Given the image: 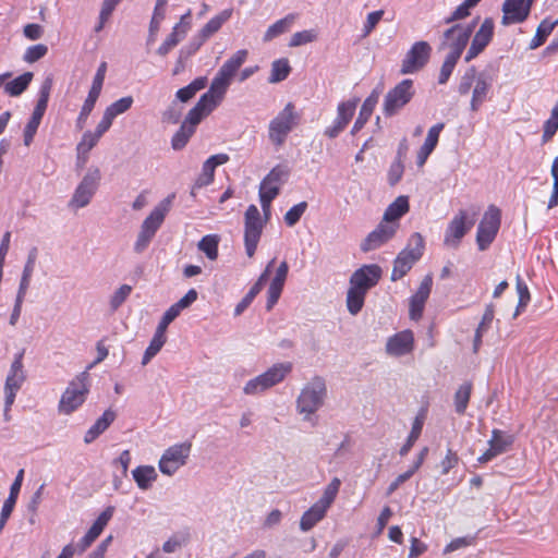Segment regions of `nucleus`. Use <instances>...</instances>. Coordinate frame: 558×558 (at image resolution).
I'll use <instances>...</instances> for the list:
<instances>
[{
	"mask_svg": "<svg viewBox=\"0 0 558 558\" xmlns=\"http://www.w3.org/2000/svg\"><path fill=\"white\" fill-rule=\"evenodd\" d=\"M279 195V186L274 185L269 186V189H264L259 186V201L262 205V209L264 213V217L266 220H269L270 217V205L271 202Z\"/></svg>",
	"mask_w": 558,
	"mask_h": 558,
	"instance_id": "obj_49",
	"label": "nucleus"
},
{
	"mask_svg": "<svg viewBox=\"0 0 558 558\" xmlns=\"http://www.w3.org/2000/svg\"><path fill=\"white\" fill-rule=\"evenodd\" d=\"M116 412L111 409L106 410L102 415L89 427L85 433V444L93 442L99 435H101L116 420Z\"/></svg>",
	"mask_w": 558,
	"mask_h": 558,
	"instance_id": "obj_29",
	"label": "nucleus"
},
{
	"mask_svg": "<svg viewBox=\"0 0 558 558\" xmlns=\"http://www.w3.org/2000/svg\"><path fill=\"white\" fill-rule=\"evenodd\" d=\"M494 35V21L490 17L484 20L478 31L475 33L471 46L464 57L465 62L476 58L490 43Z\"/></svg>",
	"mask_w": 558,
	"mask_h": 558,
	"instance_id": "obj_21",
	"label": "nucleus"
},
{
	"mask_svg": "<svg viewBox=\"0 0 558 558\" xmlns=\"http://www.w3.org/2000/svg\"><path fill=\"white\" fill-rule=\"evenodd\" d=\"M100 179L101 173L98 168L88 169L75 189L69 205L75 208L87 206L99 186Z\"/></svg>",
	"mask_w": 558,
	"mask_h": 558,
	"instance_id": "obj_13",
	"label": "nucleus"
},
{
	"mask_svg": "<svg viewBox=\"0 0 558 558\" xmlns=\"http://www.w3.org/2000/svg\"><path fill=\"white\" fill-rule=\"evenodd\" d=\"M33 77L34 74L32 72H25L12 81H5L2 85L4 93L11 97H17L22 95L28 88Z\"/></svg>",
	"mask_w": 558,
	"mask_h": 558,
	"instance_id": "obj_34",
	"label": "nucleus"
},
{
	"mask_svg": "<svg viewBox=\"0 0 558 558\" xmlns=\"http://www.w3.org/2000/svg\"><path fill=\"white\" fill-rule=\"evenodd\" d=\"M219 236L216 234H208L202 238L198 242V250L202 251L210 260L218 257Z\"/></svg>",
	"mask_w": 558,
	"mask_h": 558,
	"instance_id": "obj_48",
	"label": "nucleus"
},
{
	"mask_svg": "<svg viewBox=\"0 0 558 558\" xmlns=\"http://www.w3.org/2000/svg\"><path fill=\"white\" fill-rule=\"evenodd\" d=\"M433 278L427 275L422 280L417 291L410 299V317L413 320L421 319L425 303L430 294Z\"/></svg>",
	"mask_w": 558,
	"mask_h": 558,
	"instance_id": "obj_23",
	"label": "nucleus"
},
{
	"mask_svg": "<svg viewBox=\"0 0 558 558\" xmlns=\"http://www.w3.org/2000/svg\"><path fill=\"white\" fill-rule=\"evenodd\" d=\"M430 51L432 47L427 41L414 43L402 60L400 73L411 74L423 69L429 60Z\"/></svg>",
	"mask_w": 558,
	"mask_h": 558,
	"instance_id": "obj_16",
	"label": "nucleus"
},
{
	"mask_svg": "<svg viewBox=\"0 0 558 558\" xmlns=\"http://www.w3.org/2000/svg\"><path fill=\"white\" fill-rule=\"evenodd\" d=\"M197 291L195 289H191L178 302L172 304L170 308L172 310V312L180 315L183 310L190 307L197 300Z\"/></svg>",
	"mask_w": 558,
	"mask_h": 558,
	"instance_id": "obj_60",
	"label": "nucleus"
},
{
	"mask_svg": "<svg viewBox=\"0 0 558 558\" xmlns=\"http://www.w3.org/2000/svg\"><path fill=\"white\" fill-rule=\"evenodd\" d=\"M501 222V211L495 205H490L478 223L476 244L480 251H486L494 242Z\"/></svg>",
	"mask_w": 558,
	"mask_h": 558,
	"instance_id": "obj_12",
	"label": "nucleus"
},
{
	"mask_svg": "<svg viewBox=\"0 0 558 558\" xmlns=\"http://www.w3.org/2000/svg\"><path fill=\"white\" fill-rule=\"evenodd\" d=\"M558 25V20L550 21L549 19L543 20L537 29L535 36L532 38L530 43V49H536L542 46L547 36L553 32V29Z\"/></svg>",
	"mask_w": 558,
	"mask_h": 558,
	"instance_id": "obj_40",
	"label": "nucleus"
},
{
	"mask_svg": "<svg viewBox=\"0 0 558 558\" xmlns=\"http://www.w3.org/2000/svg\"><path fill=\"white\" fill-rule=\"evenodd\" d=\"M23 355L24 350L15 355L5 379L4 390H13L17 392L25 380L22 362Z\"/></svg>",
	"mask_w": 558,
	"mask_h": 558,
	"instance_id": "obj_27",
	"label": "nucleus"
},
{
	"mask_svg": "<svg viewBox=\"0 0 558 558\" xmlns=\"http://www.w3.org/2000/svg\"><path fill=\"white\" fill-rule=\"evenodd\" d=\"M478 17L470 24H454L442 34L441 40L438 46V50L449 49L448 54L461 58L472 33L474 32L475 25L477 24Z\"/></svg>",
	"mask_w": 558,
	"mask_h": 558,
	"instance_id": "obj_7",
	"label": "nucleus"
},
{
	"mask_svg": "<svg viewBox=\"0 0 558 558\" xmlns=\"http://www.w3.org/2000/svg\"><path fill=\"white\" fill-rule=\"evenodd\" d=\"M326 512L327 509L315 502L303 513L300 520V529L303 532L310 531L325 517Z\"/></svg>",
	"mask_w": 558,
	"mask_h": 558,
	"instance_id": "obj_37",
	"label": "nucleus"
},
{
	"mask_svg": "<svg viewBox=\"0 0 558 558\" xmlns=\"http://www.w3.org/2000/svg\"><path fill=\"white\" fill-rule=\"evenodd\" d=\"M133 478L138 488L147 490L157 480V472L151 465H140L132 471Z\"/></svg>",
	"mask_w": 558,
	"mask_h": 558,
	"instance_id": "obj_36",
	"label": "nucleus"
},
{
	"mask_svg": "<svg viewBox=\"0 0 558 558\" xmlns=\"http://www.w3.org/2000/svg\"><path fill=\"white\" fill-rule=\"evenodd\" d=\"M195 131L196 130H194V126H189L187 123L182 122L181 126L171 138V147L174 150L183 149Z\"/></svg>",
	"mask_w": 558,
	"mask_h": 558,
	"instance_id": "obj_45",
	"label": "nucleus"
},
{
	"mask_svg": "<svg viewBox=\"0 0 558 558\" xmlns=\"http://www.w3.org/2000/svg\"><path fill=\"white\" fill-rule=\"evenodd\" d=\"M514 442L512 435L500 429H493L492 438L488 440L489 448L477 458L478 463L484 464L492 461L499 454L507 452Z\"/></svg>",
	"mask_w": 558,
	"mask_h": 558,
	"instance_id": "obj_19",
	"label": "nucleus"
},
{
	"mask_svg": "<svg viewBox=\"0 0 558 558\" xmlns=\"http://www.w3.org/2000/svg\"><path fill=\"white\" fill-rule=\"evenodd\" d=\"M191 447V442H182L166 449L158 464L160 472L169 476L173 475L186 463Z\"/></svg>",
	"mask_w": 558,
	"mask_h": 558,
	"instance_id": "obj_14",
	"label": "nucleus"
},
{
	"mask_svg": "<svg viewBox=\"0 0 558 558\" xmlns=\"http://www.w3.org/2000/svg\"><path fill=\"white\" fill-rule=\"evenodd\" d=\"M531 11V0H506L502 4L501 24L505 26L524 22Z\"/></svg>",
	"mask_w": 558,
	"mask_h": 558,
	"instance_id": "obj_22",
	"label": "nucleus"
},
{
	"mask_svg": "<svg viewBox=\"0 0 558 558\" xmlns=\"http://www.w3.org/2000/svg\"><path fill=\"white\" fill-rule=\"evenodd\" d=\"M424 239L415 232L410 239L407 247H404L396 257L391 272V280L397 281L404 277L412 266L422 257L424 252Z\"/></svg>",
	"mask_w": 558,
	"mask_h": 558,
	"instance_id": "obj_6",
	"label": "nucleus"
},
{
	"mask_svg": "<svg viewBox=\"0 0 558 558\" xmlns=\"http://www.w3.org/2000/svg\"><path fill=\"white\" fill-rule=\"evenodd\" d=\"M289 175V170L287 167L278 165L274 167L269 173L262 180L260 187L269 189V186L278 185L280 187L281 184L284 183L286 179Z\"/></svg>",
	"mask_w": 558,
	"mask_h": 558,
	"instance_id": "obj_41",
	"label": "nucleus"
},
{
	"mask_svg": "<svg viewBox=\"0 0 558 558\" xmlns=\"http://www.w3.org/2000/svg\"><path fill=\"white\" fill-rule=\"evenodd\" d=\"M403 172H404L403 161L395 160L390 165V168L388 171V183L391 186H395L396 184H398L400 182V180L402 179Z\"/></svg>",
	"mask_w": 558,
	"mask_h": 558,
	"instance_id": "obj_64",
	"label": "nucleus"
},
{
	"mask_svg": "<svg viewBox=\"0 0 558 558\" xmlns=\"http://www.w3.org/2000/svg\"><path fill=\"white\" fill-rule=\"evenodd\" d=\"M296 13H290L286 15L283 19L278 20L267 28V31L264 34L263 40L265 43H268L277 38L278 36L289 32L294 22L296 21Z\"/></svg>",
	"mask_w": 558,
	"mask_h": 558,
	"instance_id": "obj_31",
	"label": "nucleus"
},
{
	"mask_svg": "<svg viewBox=\"0 0 558 558\" xmlns=\"http://www.w3.org/2000/svg\"><path fill=\"white\" fill-rule=\"evenodd\" d=\"M89 373L84 371L80 373L61 396L59 402V411L64 414H70L78 409L86 400L89 392Z\"/></svg>",
	"mask_w": 558,
	"mask_h": 558,
	"instance_id": "obj_5",
	"label": "nucleus"
},
{
	"mask_svg": "<svg viewBox=\"0 0 558 558\" xmlns=\"http://www.w3.org/2000/svg\"><path fill=\"white\" fill-rule=\"evenodd\" d=\"M475 78H476V69H475V66H471L465 71V73L461 77V81L458 86V92L461 95H466L470 92Z\"/></svg>",
	"mask_w": 558,
	"mask_h": 558,
	"instance_id": "obj_62",
	"label": "nucleus"
},
{
	"mask_svg": "<svg viewBox=\"0 0 558 558\" xmlns=\"http://www.w3.org/2000/svg\"><path fill=\"white\" fill-rule=\"evenodd\" d=\"M308 205L306 202H301L294 206H292L284 215V222L288 227L295 226L303 214L306 211Z\"/></svg>",
	"mask_w": 558,
	"mask_h": 558,
	"instance_id": "obj_54",
	"label": "nucleus"
},
{
	"mask_svg": "<svg viewBox=\"0 0 558 558\" xmlns=\"http://www.w3.org/2000/svg\"><path fill=\"white\" fill-rule=\"evenodd\" d=\"M423 424H424L423 418L416 416L415 420L413 421L412 428L407 438V441L400 448V451H399L400 456L404 457L409 453V451L411 450V448L413 447V445L418 439V437L422 433Z\"/></svg>",
	"mask_w": 558,
	"mask_h": 558,
	"instance_id": "obj_50",
	"label": "nucleus"
},
{
	"mask_svg": "<svg viewBox=\"0 0 558 558\" xmlns=\"http://www.w3.org/2000/svg\"><path fill=\"white\" fill-rule=\"evenodd\" d=\"M444 128H445V124L442 122L433 125L428 130L427 136H426L425 142H424V144L422 146L434 150L436 145H437V143H438L439 134L444 130Z\"/></svg>",
	"mask_w": 558,
	"mask_h": 558,
	"instance_id": "obj_63",
	"label": "nucleus"
},
{
	"mask_svg": "<svg viewBox=\"0 0 558 558\" xmlns=\"http://www.w3.org/2000/svg\"><path fill=\"white\" fill-rule=\"evenodd\" d=\"M472 392V384L464 383L454 393V409L460 415L465 413Z\"/></svg>",
	"mask_w": 558,
	"mask_h": 558,
	"instance_id": "obj_44",
	"label": "nucleus"
},
{
	"mask_svg": "<svg viewBox=\"0 0 558 558\" xmlns=\"http://www.w3.org/2000/svg\"><path fill=\"white\" fill-rule=\"evenodd\" d=\"M291 371L292 363L290 362L274 364L263 374L250 379L245 384L243 391L250 396L262 393L281 383Z\"/></svg>",
	"mask_w": 558,
	"mask_h": 558,
	"instance_id": "obj_8",
	"label": "nucleus"
},
{
	"mask_svg": "<svg viewBox=\"0 0 558 558\" xmlns=\"http://www.w3.org/2000/svg\"><path fill=\"white\" fill-rule=\"evenodd\" d=\"M399 227L400 223H387L385 221L379 222L378 226L362 241L360 245L361 251L366 253L377 250L395 236Z\"/></svg>",
	"mask_w": 558,
	"mask_h": 558,
	"instance_id": "obj_17",
	"label": "nucleus"
},
{
	"mask_svg": "<svg viewBox=\"0 0 558 558\" xmlns=\"http://www.w3.org/2000/svg\"><path fill=\"white\" fill-rule=\"evenodd\" d=\"M186 35V29L180 31V24H177L165 41L157 49V53L161 57L167 56Z\"/></svg>",
	"mask_w": 558,
	"mask_h": 558,
	"instance_id": "obj_39",
	"label": "nucleus"
},
{
	"mask_svg": "<svg viewBox=\"0 0 558 558\" xmlns=\"http://www.w3.org/2000/svg\"><path fill=\"white\" fill-rule=\"evenodd\" d=\"M215 108L216 106L211 105L206 96H201L196 105L187 112L183 123H187L189 126H194V130H196L197 124H199L203 118Z\"/></svg>",
	"mask_w": 558,
	"mask_h": 558,
	"instance_id": "obj_28",
	"label": "nucleus"
},
{
	"mask_svg": "<svg viewBox=\"0 0 558 558\" xmlns=\"http://www.w3.org/2000/svg\"><path fill=\"white\" fill-rule=\"evenodd\" d=\"M248 51L240 49L233 53L218 70L217 74L211 81L209 89L202 96L216 107L222 101L229 86L231 85L233 76L240 70L242 64L246 61Z\"/></svg>",
	"mask_w": 558,
	"mask_h": 558,
	"instance_id": "obj_1",
	"label": "nucleus"
},
{
	"mask_svg": "<svg viewBox=\"0 0 558 558\" xmlns=\"http://www.w3.org/2000/svg\"><path fill=\"white\" fill-rule=\"evenodd\" d=\"M413 348V333L410 330L399 332L388 339L387 352L397 356L409 353Z\"/></svg>",
	"mask_w": 558,
	"mask_h": 558,
	"instance_id": "obj_25",
	"label": "nucleus"
},
{
	"mask_svg": "<svg viewBox=\"0 0 558 558\" xmlns=\"http://www.w3.org/2000/svg\"><path fill=\"white\" fill-rule=\"evenodd\" d=\"M481 211L480 206L471 205L466 209H460L448 223L445 231L444 245L458 248L464 235L473 228Z\"/></svg>",
	"mask_w": 558,
	"mask_h": 558,
	"instance_id": "obj_4",
	"label": "nucleus"
},
{
	"mask_svg": "<svg viewBox=\"0 0 558 558\" xmlns=\"http://www.w3.org/2000/svg\"><path fill=\"white\" fill-rule=\"evenodd\" d=\"M357 104L359 98L340 102L337 108V117L332 125L325 129L324 135L329 138L338 137L353 118Z\"/></svg>",
	"mask_w": 558,
	"mask_h": 558,
	"instance_id": "obj_18",
	"label": "nucleus"
},
{
	"mask_svg": "<svg viewBox=\"0 0 558 558\" xmlns=\"http://www.w3.org/2000/svg\"><path fill=\"white\" fill-rule=\"evenodd\" d=\"M378 101V94L376 92H373L363 102L359 117L355 120L353 128L351 130V134H356L360 130L363 129V126L366 124L368 119L371 118L374 108Z\"/></svg>",
	"mask_w": 558,
	"mask_h": 558,
	"instance_id": "obj_32",
	"label": "nucleus"
},
{
	"mask_svg": "<svg viewBox=\"0 0 558 558\" xmlns=\"http://www.w3.org/2000/svg\"><path fill=\"white\" fill-rule=\"evenodd\" d=\"M197 291L195 289H191L178 302L172 304L170 308L172 310V312L180 315L183 310L190 307L197 300Z\"/></svg>",
	"mask_w": 558,
	"mask_h": 558,
	"instance_id": "obj_59",
	"label": "nucleus"
},
{
	"mask_svg": "<svg viewBox=\"0 0 558 558\" xmlns=\"http://www.w3.org/2000/svg\"><path fill=\"white\" fill-rule=\"evenodd\" d=\"M206 40L197 33L190 43L182 47L179 52L178 63L183 66L185 62L204 45Z\"/></svg>",
	"mask_w": 558,
	"mask_h": 558,
	"instance_id": "obj_46",
	"label": "nucleus"
},
{
	"mask_svg": "<svg viewBox=\"0 0 558 558\" xmlns=\"http://www.w3.org/2000/svg\"><path fill=\"white\" fill-rule=\"evenodd\" d=\"M367 292L363 290H357L356 288L350 286L347 292V307L350 314L356 315L361 312L365 295Z\"/></svg>",
	"mask_w": 558,
	"mask_h": 558,
	"instance_id": "obj_43",
	"label": "nucleus"
},
{
	"mask_svg": "<svg viewBox=\"0 0 558 558\" xmlns=\"http://www.w3.org/2000/svg\"><path fill=\"white\" fill-rule=\"evenodd\" d=\"M492 86L490 80L484 74L481 73L476 77L475 87L473 89L472 99H471V110L477 111L482 104L485 101L488 90Z\"/></svg>",
	"mask_w": 558,
	"mask_h": 558,
	"instance_id": "obj_33",
	"label": "nucleus"
},
{
	"mask_svg": "<svg viewBox=\"0 0 558 558\" xmlns=\"http://www.w3.org/2000/svg\"><path fill=\"white\" fill-rule=\"evenodd\" d=\"M291 72V66L288 59L275 60L271 64V73L268 78L269 83H279L286 80Z\"/></svg>",
	"mask_w": 558,
	"mask_h": 558,
	"instance_id": "obj_47",
	"label": "nucleus"
},
{
	"mask_svg": "<svg viewBox=\"0 0 558 558\" xmlns=\"http://www.w3.org/2000/svg\"><path fill=\"white\" fill-rule=\"evenodd\" d=\"M101 137L95 132L86 131L76 146L77 159L85 163L89 151L97 145Z\"/></svg>",
	"mask_w": 558,
	"mask_h": 558,
	"instance_id": "obj_38",
	"label": "nucleus"
},
{
	"mask_svg": "<svg viewBox=\"0 0 558 558\" xmlns=\"http://www.w3.org/2000/svg\"><path fill=\"white\" fill-rule=\"evenodd\" d=\"M458 61H459V59L456 57H452L450 54L446 56L445 61L440 68L439 76H438L439 84H446L448 82Z\"/></svg>",
	"mask_w": 558,
	"mask_h": 558,
	"instance_id": "obj_58",
	"label": "nucleus"
},
{
	"mask_svg": "<svg viewBox=\"0 0 558 558\" xmlns=\"http://www.w3.org/2000/svg\"><path fill=\"white\" fill-rule=\"evenodd\" d=\"M268 220L262 218L258 208L250 205L244 214V247L246 255L251 258L254 256L263 230Z\"/></svg>",
	"mask_w": 558,
	"mask_h": 558,
	"instance_id": "obj_10",
	"label": "nucleus"
},
{
	"mask_svg": "<svg viewBox=\"0 0 558 558\" xmlns=\"http://www.w3.org/2000/svg\"><path fill=\"white\" fill-rule=\"evenodd\" d=\"M133 102L132 96H125L112 102L105 111L114 119L119 114L126 112L132 107Z\"/></svg>",
	"mask_w": 558,
	"mask_h": 558,
	"instance_id": "obj_53",
	"label": "nucleus"
},
{
	"mask_svg": "<svg viewBox=\"0 0 558 558\" xmlns=\"http://www.w3.org/2000/svg\"><path fill=\"white\" fill-rule=\"evenodd\" d=\"M299 116L294 111L292 102L286 107L270 121L268 126L269 141L277 147L284 144L287 136L298 123Z\"/></svg>",
	"mask_w": 558,
	"mask_h": 558,
	"instance_id": "obj_9",
	"label": "nucleus"
},
{
	"mask_svg": "<svg viewBox=\"0 0 558 558\" xmlns=\"http://www.w3.org/2000/svg\"><path fill=\"white\" fill-rule=\"evenodd\" d=\"M53 85L52 75L46 76L39 88V97L29 120L40 124L47 110L50 93Z\"/></svg>",
	"mask_w": 558,
	"mask_h": 558,
	"instance_id": "obj_26",
	"label": "nucleus"
},
{
	"mask_svg": "<svg viewBox=\"0 0 558 558\" xmlns=\"http://www.w3.org/2000/svg\"><path fill=\"white\" fill-rule=\"evenodd\" d=\"M167 341V337L163 332L156 329L149 345L144 352L143 359H142V365H147L150 360L158 354V352L161 350L163 344Z\"/></svg>",
	"mask_w": 558,
	"mask_h": 558,
	"instance_id": "obj_42",
	"label": "nucleus"
},
{
	"mask_svg": "<svg viewBox=\"0 0 558 558\" xmlns=\"http://www.w3.org/2000/svg\"><path fill=\"white\" fill-rule=\"evenodd\" d=\"M173 198L174 195L166 197L145 218L134 243L135 253L141 254L149 246L151 240L161 227Z\"/></svg>",
	"mask_w": 558,
	"mask_h": 558,
	"instance_id": "obj_3",
	"label": "nucleus"
},
{
	"mask_svg": "<svg viewBox=\"0 0 558 558\" xmlns=\"http://www.w3.org/2000/svg\"><path fill=\"white\" fill-rule=\"evenodd\" d=\"M317 38V34L314 29H306L302 32L294 33L289 41V47H299L302 45H306L313 43Z\"/></svg>",
	"mask_w": 558,
	"mask_h": 558,
	"instance_id": "obj_55",
	"label": "nucleus"
},
{
	"mask_svg": "<svg viewBox=\"0 0 558 558\" xmlns=\"http://www.w3.org/2000/svg\"><path fill=\"white\" fill-rule=\"evenodd\" d=\"M340 485L341 481L338 477H333L325 488L323 496L316 502L325 509H328L336 499Z\"/></svg>",
	"mask_w": 558,
	"mask_h": 558,
	"instance_id": "obj_51",
	"label": "nucleus"
},
{
	"mask_svg": "<svg viewBox=\"0 0 558 558\" xmlns=\"http://www.w3.org/2000/svg\"><path fill=\"white\" fill-rule=\"evenodd\" d=\"M415 94L413 81L405 78L390 89L383 104V112L386 117L396 116L405 105H408Z\"/></svg>",
	"mask_w": 558,
	"mask_h": 558,
	"instance_id": "obj_11",
	"label": "nucleus"
},
{
	"mask_svg": "<svg viewBox=\"0 0 558 558\" xmlns=\"http://www.w3.org/2000/svg\"><path fill=\"white\" fill-rule=\"evenodd\" d=\"M517 292L519 294V302L513 314L514 318L520 315L531 300L529 288L519 275L517 276Z\"/></svg>",
	"mask_w": 558,
	"mask_h": 558,
	"instance_id": "obj_52",
	"label": "nucleus"
},
{
	"mask_svg": "<svg viewBox=\"0 0 558 558\" xmlns=\"http://www.w3.org/2000/svg\"><path fill=\"white\" fill-rule=\"evenodd\" d=\"M106 71H107V63L106 62L100 63V65L97 69V72L94 76L93 84L88 92L87 98L85 99V101L81 108V112L76 119L75 125H76V129H78V130H83L88 116L90 114V112L93 111V109L95 107V104L101 93Z\"/></svg>",
	"mask_w": 558,
	"mask_h": 558,
	"instance_id": "obj_15",
	"label": "nucleus"
},
{
	"mask_svg": "<svg viewBox=\"0 0 558 558\" xmlns=\"http://www.w3.org/2000/svg\"><path fill=\"white\" fill-rule=\"evenodd\" d=\"M326 397L327 387L325 379L320 376L313 377L304 385L296 398V412L303 415V421L315 425L316 421L313 420V415L324 405Z\"/></svg>",
	"mask_w": 558,
	"mask_h": 558,
	"instance_id": "obj_2",
	"label": "nucleus"
},
{
	"mask_svg": "<svg viewBox=\"0 0 558 558\" xmlns=\"http://www.w3.org/2000/svg\"><path fill=\"white\" fill-rule=\"evenodd\" d=\"M232 9H226L221 11L216 16L211 17L198 32V34L207 40L210 38L214 34H216L221 26L231 17L232 15Z\"/></svg>",
	"mask_w": 558,
	"mask_h": 558,
	"instance_id": "obj_35",
	"label": "nucleus"
},
{
	"mask_svg": "<svg viewBox=\"0 0 558 558\" xmlns=\"http://www.w3.org/2000/svg\"><path fill=\"white\" fill-rule=\"evenodd\" d=\"M227 154H217L210 156L202 167V173L197 177L194 187H204L209 185L215 178V170L218 166L227 163L229 161Z\"/></svg>",
	"mask_w": 558,
	"mask_h": 558,
	"instance_id": "obj_24",
	"label": "nucleus"
},
{
	"mask_svg": "<svg viewBox=\"0 0 558 558\" xmlns=\"http://www.w3.org/2000/svg\"><path fill=\"white\" fill-rule=\"evenodd\" d=\"M48 52V47L44 44H37L26 49L23 60L27 63H34L44 58Z\"/></svg>",
	"mask_w": 558,
	"mask_h": 558,
	"instance_id": "obj_57",
	"label": "nucleus"
},
{
	"mask_svg": "<svg viewBox=\"0 0 558 558\" xmlns=\"http://www.w3.org/2000/svg\"><path fill=\"white\" fill-rule=\"evenodd\" d=\"M383 270L376 264L363 265L350 278V286L367 292L375 287L381 278Z\"/></svg>",
	"mask_w": 558,
	"mask_h": 558,
	"instance_id": "obj_20",
	"label": "nucleus"
},
{
	"mask_svg": "<svg viewBox=\"0 0 558 558\" xmlns=\"http://www.w3.org/2000/svg\"><path fill=\"white\" fill-rule=\"evenodd\" d=\"M410 209L407 196L397 197L385 210L383 221L387 223H399V219Z\"/></svg>",
	"mask_w": 558,
	"mask_h": 558,
	"instance_id": "obj_30",
	"label": "nucleus"
},
{
	"mask_svg": "<svg viewBox=\"0 0 558 558\" xmlns=\"http://www.w3.org/2000/svg\"><path fill=\"white\" fill-rule=\"evenodd\" d=\"M132 292V287L129 284H122L110 298V308L117 311L129 298Z\"/></svg>",
	"mask_w": 558,
	"mask_h": 558,
	"instance_id": "obj_56",
	"label": "nucleus"
},
{
	"mask_svg": "<svg viewBox=\"0 0 558 558\" xmlns=\"http://www.w3.org/2000/svg\"><path fill=\"white\" fill-rule=\"evenodd\" d=\"M114 513V507L108 506L94 521L93 525L90 526L93 530H95L99 535L101 534L105 526L108 524V522L111 520L112 515Z\"/></svg>",
	"mask_w": 558,
	"mask_h": 558,
	"instance_id": "obj_61",
	"label": "nucleus"
}]
</instances>
